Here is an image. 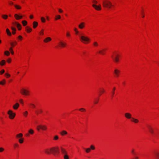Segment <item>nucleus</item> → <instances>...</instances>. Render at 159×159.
<instances>
[{
    "instance_id": "864d4df0",
    "label": "nucleus",
    "mask_w": 159,
    "mask_h": 159,
    "mask_svg": "<svg viewBox=\"0 0 159 159\" xmlns=\"http://www.w3.org/2000/svg\"><path fill=\"white\" fill-rule=\"evenodd\" d=\"M74 30L76 32V34H77L79 32L77 30V29L76 28H75Z\"/></svg>"
},
{
    "instance_id": "412c9836",
    "label": "nucleus",
    "mask_w": 159,
    "mask_h": 159,
    "mask_svg": "<svg viewBox=\"0 0 159 159\" xmlns=\"http://www.w3.org/2000/svg\"><path fill=\"white\" fill-rule=\"evenodd\" d=\"M33 27L34 28H36L38 25V23L37 22L34 21L33 24Z\"/></svg>"
},
{
    "instance_id": "69168bd1",
    "label": "nucleus",
    "mask_w": 159,
    "mask_h": 159,
    "mask_svg": "<svg viewBox=\"0 0 159 159\" xmlns=\"http://www.w3.org/2000/svg\"><path fill=\"white\" fill-rule=\"evenodd\" d=\"M9 4L10 5H12L13 4V2H10Z\"/></svg>"
},
{
    "instance_id": "2f4dec72",
    "label": "nucleus",
    "mask_w": 159,
    "mask_h": 159,
    "mask_svg": "<svg viewBox=\"0 0 159 159\" xmlns=\"http://www.w3.org/2000/svg\"><path fill=\"white\" fill-rule=\"evenodd\" d=\"M5 60H2L1 61V66H3L4 65L5 63Z\"/></svg>"
},
{
    "instance_id": "a18cd8bd",
    "label": "nucleus",
    "mask_w": 159,
    "mask_h": 159,
    "mask_svg": "<svg viewBox=\"0 0 159 159\" xmlns=\"http://www.w3.org/2000/svg\"><path fill=\"white\" fill-rule=\"evenodd\" d=\"M4 149L2 148H0V152H2L4 151Z\"/></svg>"
},
{
    "instance_id": "6e6552de",
    "label": "nucleus",
    "mask_w": 159,
    "mask_h": 159,
    "mask_svg": "<svg viewBox=\"0 0 159 159\" xmlns=\"http://www.w3.org/2000/svg\"><path fill=\"white\" fill-rule=\"evenodd\" d=\"M120 73V70L117 69H116L114 70V73L116 77H118L119 76Z\"/></svg>"
},
{
    "instance_id": "79ce46f5",
    "label": "nucleus",
    "mask_w": 159,
    "mask_h": 159,
    "mask_svg": "<svg viewBox=\"0 0 159 159\" xmlns=\"http://www.w3.org/2000/svg\"><path fill=\"white\" fill-rule=\"evenodd\" d=\"M79 111H85L86 110L84 108H81L79 109Z\"/></svg>"
},
{
    "instance_id": "a878e982",
    "label": "nucleus",
    "mask_w": 159,
    "mask_h": 159,
    "mask_svg": "<svg viewBox=\"0 0 159 159\" xmlns=\"http://www.w3.org/2000/svg\"><path fill=\"white\" fill-rule=\"evenodd\" d=\"M6 31L7 34L9 36H11V32L8 29H6Z\"/></svg>"
},
{
    "instance_id": "f3484780",
    "label": "nucleus",
    "mask_w": 159,
    "mask_h": 159,
    "mask_svg": "<svg viewBox=\"0 0 159 159\" xmlns=\"http://www.w3.org/2000/svg\"><path fill=\"white\" fill-rule=\"evenodd\" d=\"M19 107V104L18 103H16L13 106V108L15 110H17Z\"/></svg>"
},
{
    "instance_id": "393cba45",
    "label": "nucleus",
    "mask_w": 159,
    "mask_h": 159,
    "mask_svg": "<svg viewBox=\"0 0 159 159\" xmlns=\"http://www.w3.org/2000/svg\"><path fill=\"white\" fill-rule=\"evenodd\" d=\"M67 134V132L65 130H63L60 133V134L62 135L63 136L65 134Z\"/></svg>"
},
{
    "instance_id": "4c0bfd02",
    "label": "nucleus",
    "mask_w": 159,
    "mask_h": 159,
    "mask_svg": "<svg viewBox=\"0 0 159 159\" xmlns=\"http://www.w3.org/2000/svg\"><path fill=\"white\" fill-rule=\"evenodd\" d=\"M90 148H87L85 149L86 152L87 153H89L90 151Z\"/></svg>"
},
{
    "instance_id": "473e14b6",
    "label": "nucleus",
    "mask_w": 159,
    "mask_h": 159,
    "mask_svg": "<svg viewBox=\"0 0 159 159\" xmlns=\"http://www.w3.org/2000/svg\"><path fill=\"white\" fill-rule=\"evenodd\" d=\"M2 17L4 19H6L8 17V16L7 15H2Z\"/></svg>"
},
{
    "instance_id": "e433bc0d",
    "label": "nucleus",
    "mask_w": 159,
    "mask_h": 159,
    "mask_svg": "<svg viewBox=\"0 0 159 159\" xmlns=\"http://www.w3.org/2000/svg\"><path fill=\"white\" fill-rule=\"evenodd\" d=\"M19 102L21 104H22V105H24L23 100L22 99H20L19 100Z\"/></svg>"
},
{
    "instance_id": "3c124183",
    "label": "nucleus",
    "mask_w": 159,
    "mask_h": 159,
    "mask_svg": "<svg viewBox=\"0 0 159 159\" xmlns=\"http://www.w3.org/2000/svg\"><path fill=\"white\" fill-rule=\"evenodd\" d=\"M58 11H59V12L60 13H62L63 12V11L61 9H59Z\"/></svg>"
},
{
    "instance_id": "39448f33",
    "label": "nucleus",
    "mask_w": 159,
    "mask_h": 159,
    "mask_svg": "<svg viewBox=\"0 0 159 159\" xmlns=\"http://www.w3.org/2000/svg\"><path fill=\"white\" fill-rule=\"evenodd\" d=\"M80 38L81 41L85 43H86V42H89L90 40V39L89 38L84 36H80Z\"/></svg>"
},
{
    "instance_id": "bf43d9fd",
    "label": "nucleus",
    "mask_w": 159,
    "mask_h": 159,
    "mask_svg": "<svg viewBox=\"0 0 159 159\" xmlns=\"http://www.w3.org/2000/svg\"><path fill=\"white\" fill-rule=\"evenodd\" d=\"M7 61L8 63H10L11 62V59H9L7 60Z\"/></svg>"
},
{
    "instance_id": "f03ea898",
    "label": "nucleus",
    "mask_w": 159,
    "mask_h": 159,
    "mask_svg": "<svg viewBox=\"0 0 159 159\" xmlns=\"http://www.w3.org/2000/svg\"><path fill=\"white\" fill-rule=\"evenodd\" d=\"M102 5L103 7L104 8H107L108 9L111 8L112 7H114L111 2L108 0L103 1Z\"/></svg>"
},
{
    "instance_id": "9b49d317",
    "label": "nucleus",
    "mask_w": 159,
    "mask_h": 159,
    "mask_svg": "<svg viewBox=\"0 0 159 159\" xmlns=\"http://www.w3.org/2000/svg\"><path fill=\"white\" fill-rule=\"evenodd\" d=\"M148 128L150 132L153 135L154 134L153 130L152 127L150 125H148Z\"/></svg>"
},
{
    "instance_id": "6ab92c4d",
    "label": "nucleus",
    "mask_w": 159,
    "mask_h": 159,
    "mask_svg": "<svg viewBox=\"0 0 159 159\" xmlns=\"http://www.w3.org/2000/svg\"><path fill=\"white\" fill-rule=\"evenodd\" d=\"M106 50L105 49H102L100 50L98 52L99 53L102 54V55H104L105 54V52Z\"/></svg>"
},
{
    "instance_id": "2eb2a0df",
    "label": "nucleus",
    "mask_w": 159,
    "mask_h": 159,
    "mask_svg": "<svg viewBox=\"0 0 159 159\" xmlns=\"http://www.w3.org/2000/svg\"><path fill=\"white\" fill-rule=\"evenodd\" d=\"M85 26V23L84 22H82L80 23L79 25V27L81 29H83Z\"/></svg>"
},
{
    "instance_id": "b1692460",
    "label": "nucleus",
    "mask_w": 159,
    "mask_h": 159,
    "mask_svg": "<svg viewBox=\"0 0 159 159\" xmlns=\"http://www.w3.org/2000/svg\"><path fill=\"white\" fill-rule=\"evenodd\" d=\"M43 112V111L42 110H39L38 111L35 110V112L38 115L39 113H41Z\"/></svg>"
},
{
    "instance_id": "680f3d73",
    "label": "nucleus",
    "mask_w": 159,
    "mask_h": 159,
    "mask_svg": "<svg viewBox=\"0 0 159 159\" xmlns=\"http://www.w3.org/2000/svg\"><path fill=\"white\" fill-rule=\"evenodd\" d=\"M103 93V91H100L98 93L100 95H101Z\"/></svg>"
},
{
    "instance_id": "5fc2aeb1",
    "label": "nucleus",
    "mask_w": 159,
    "mask_h": 159,
    "mask_svg": "<svg viewBox=\"0 0 159 159\" xmlns=\"http://www.w3.org/2000/svg\"><path fill=\"white\" fill-rule=\"evenodd\" d=\"M34 131L33 130L30 129V134H32L34 133Z\"/></svg>"
},
{
    "instance_id": "de8ad7c7",
    "label": "nucleus",
    "mask_w": 159,
    "mask_h": 159,
    "mask_svg": "<svg viewBox=\"0 0 159 159\" xmlns=\"http://www.w3.org/2000/svg\"><path fill=\"white\" fill-rule=\"evenodd\" d=\"M30 134V130H28V133L26 134H25L26 136H29V134Z\"/></svg>"
},
{
    "instance_id": "a19ab883",
    "label": "nucleus",
    "mask_w": 159,
    "mask_h": 159,
    "mask_svg": "<svg viewBox=\"0 0 159 159\" xmlns=\"http://www.w3.org/2000/svg\"><path fill=\"white\" fill-rule=\"evenodd\" d=\"M90 149H91L92 150H94L95 149V148L94 146L93 145H91L90 146Z\"/></svg>"
},
{
    "instance_id": "423d86ee",
    "label": "nucleus",
    "mask_w": 159,
    "mask_h": 159,
    "mask_svg": "<svg viewBox=\"0 0 159 159\" xmlns=\"http://www.w3.org/2000/svg\"><path fill=\"white\" fill-rule=\"evenodd\" d=\"M40 129L43 130H45L47 129V128L45 125H40L38 126L37 128V129L38 131Z\"/></svg>"
},
{
    "instance_id": "603ef678",
    "label": "nucleus",
    "mask_w": 159,
    "mask_h": 159,
    "mask_svg": "<svg viewBox=\"0 0 159 159\" xmlns=\"http://www.w3.org/2000/svg\"><path fill=\"white\" fill-rule=\"evenodd\" d=\"M11 29L12 31H16V29L13 27H11Z\"/></svg>"
},
{
    "instance_id": "c85d7f7f",
    "label": "nucleus",
    "mask_w": 159,
    "mask_h": 159,
    "mask_svg": "<svg viewBox=\"0 0 159 159\" xmlns=\"http://www.w3.org/2000/svg\"><path fill=\"white\" fill-rule=\"evenodd\" d=\"M23 115L25 117H26L28 115V111H25L24 112V113H23Z\"/></svg>"
},
{
    "instance_id": "0eeeda50",
    "label": "nucleus",
    "mask_w": 159,
    "mask_h": 159,
    "mask_svg": "<svg viewBox=\"0 0 159 159\" xmlns=\"http://www.w3.org/2000/svg\"><path fill=\"white\" fill-rule=\"evenodd\" d=\"M119 56L118 54H116L115 57L113 56H111V57L114 61L116 63L118 62L119 60Z\"/></svg>"
},
{
    "instance_id": "dca6fc26",
    "label": "nucleus",
    "mask_w": 159,
    "mask_h": 159,
    "mask_svg": "<svg viewBox=\"0 0 159 159\" xmlns=\"http://www.w3.org/2000/svg\"><path fill=\"white\" fill-rule=\"evenodd\" d=\"M15 25H16L17 26L18 29L19 30H20L21 29V25L19 23H18L16 22H15L14 24Z\"/></svg>"
},
{
    "instance_id": "c9c22d12",
    "label": "nucleus",
    "mask_w": 159,
    "mask_h": 159,
    "mask_svg": "<svg viewBox=\"0 0 159 159\" xmlns=\"http://www.w3.org/2000/svg\"><path fill=\"white\" fill-rule=\"evenodd\" d=\"M14 6L17 9H20L21 8L18 5H15Z\"/></svg>"
},
{
    "instance_id": "aec40b11",
    "label": "nucleus",
    "mask_w": 159,
    "mask_h": 159,
    "mask_svg": "<svg viewBox=\"0 0 159 159\" xmlns=\"http://www.w3.org/2000/svg\"><path fill=\"white\" fill-rule=\"evenodd\" d=\"M52 39L50 37L46 38L44 40V42L45 43H47L51 40Z\"/></svg>"
},
{
    "instance_id": "49530a36",
    "label": "nucleus",
    "mask_w": 159,
    "mask_h": 159,
    "mask_svg": "<svg viewBox=\"0 0 159 159\" xmlns=\"http://www.w3.org/2000/svg\"><path fill=\"white\" fill-rule=\"evenodd\" d=\"M4 72H5L4 70L3 69V70H2L1 71H0V73L1 74H2Z\"/></svg>"
},
{
    "instance_id": "c756f323",
    "label": "nucleus",
    "mask_w": 159,
    "mask_h": 159,
    "mask_svg": "<svg viewBox=\"0 0 159 159\" xmlns=\"http://www.w3.org/2000/svg\"><path fill=\"white\" fill-rule=\"evenodd\" d=\"M22 23L24 26H25L27 24V22L26 20H23Z\"/></svg>"
},
{
    "instance_id": "1a4fd4ad",
    "label": "nucleus",
    "mask_w": 159,
    "mask_h": 159,
    "mask_svg": "<svg viewBox=\"0 0 159 159\" xmlns=\"http://www.w3.org/2000/svg\"><path fill=\"white\" fill-rule=\"evenodd\" d=\"M20 93L25 95H28L29 94L28 90H21Z\"/></svg>"
},
{
    "instance_id": "4468645a",
    "label": "nucleus",
    "mask_w": 159,
    "mask_h": 159,
    "mask_svg": "<svg viewBox=\"0 0 159 159\" xmlns=\"http://www.w3.org/2000/svg\"><path fill=\"white\" fill-rule=\"evenodd\" d=\"M59 46L62 48L65 47L66 45V43H64L62 41H60L59 42Z\"/></svg>"
},
{
    "instance_id": "09e8293b",
    "label": "nucleus",
    "mask_w": 159,
    "mask_h": 159,
    "mask_svg": "<svg viewBox=\"0 0 159 159\" xmlns=\"http://www.w3.org/2000/svg\"><path fill=\"white\" fill-rule=\"evenodd\" d=\"M98 101V99H96L95 100L94 102V103L96 104H97Z\"/></svg>"
},
{
    "instance_id": "0e129e2a",
    "label": "nucleus",
    "mask_w": 159,
    "mask_h": 159,
    "mask_svg": "<svg viewBox=\"0 0 159 159\" xmlns=\"http://www.w3.org/2000/svg\"><path fill=\"white\" fill-rule=\"evenodd\" d=\"M131 152H132L133 154H135V153H134V149H132V151H131Z\"/></svg>"
},
{
    "instance_id": "58836bf2",
    "label": "nucleus",
    "mask_w": 159,
    "mask_h": 159,
    "mask_svg": "<svg viewBox=\"0 0 159 159\" xmlns=\"http://www.w3.org/2000/svg\"><path fill=\"white\" fill-rule=\"evenodd\" d=\"M5 80H3L2 81L0 82V84H3L5 83Z\"/></svg>"
},
{
    "instance_id": "c03bdc74",
    "label": "nucleus",
    "mask_w": 159,
    "mask_h": 159,
    "mask_svg": "<svg viewBox=\"0 0 159 159\" xmlns=\"http://www.w3.org/2000/svg\"><path fill=\"white\" fill-rule=\"evenodd\" d=\"M41 20L43 22H45V19L43 17H42L41 18Z\"/></svg>"
},
{
    "instance_id": "7ed1b4c3",
    "label": "nucleus",
    "mask_w": 159,
    "mask_h": 159,
    "mask_svg": "<svg viewBox=\"0 0 159 159\" xmlns=\"http://www.w3.org/2000/svg\"><path fill=\"white\" fill-rule=\"evenodd\" d=\"M23 135L22 133H19L16 135V138L19 139L18 141L19 143H22L24 142V138H22Z\"/></svg>"
},
{
    "instance_id": "4d7b16f0",
    "label": "nucleus",
    "mask_w": 159,
    "mask_h": 159,
    "mask_svg": "<svg viewBox=\"0 0 159 159\" xmlns=\"http://www.w3.org/2000/svg\"><path fill=\"white\" fill-rule=\"evenodd\" d=\"M5 75L7 76V77H9L10 76V75L9 74L7 73H6Z\"/></svg>"
},
{
    "instance_id": "f257e3e1",
    "label": "nucleus",
    "mask_w": 159,
    "mask_h": 159,
    "mask_svg": "<svg viewBox=\"0 0 159 159\" xmlns=\"http://www.w3.org/2000/svg\"><path fill=\"white\" fill-rule=\"evenodd\" d=\"M45 153L47 154H52L56 157L59 153V148L58 147H53L49 148H46L44 150Z\"/></svg>"
},
{
    "instance_id": "9d476101",
    "label": "nucleus",
    "mask_w": 159,
    "mask_h": 159,
    "mask_svg": "<svg viewBox=\"0 0 159 159\" xmlns=\"http://www.w3.org/2000/svg\"><path fill=\"white\" fill-rule=\"evenodd\" d=\"M92 6L97 10H100L101 9L100 5L97 6L95 4H93Z\"/></svg>"
},
{
    "instance_id": "72a5a7b5",
    "label": "nucleus",
    "mask_w": 159,
    "mask_h": 159,
    "mask_svg": "<svg viewBox=\"0 0 159 159\" xmlns=\"http://www.w3.org/2000/svg\"><path fill=\"white\" fill-rule=\"evenodd\" d=\"M93 45L95 47H97L98 46V43L96 42H94L93 43Z\"/></svg>"
},
{
    "instance_id": "5701e85b",
    "label": "nucleus",
    "mask_w": 159,
    "mask_h": 159,
    "mask_svg": "<svg viewBox=\"0 0 159 159\" xmlns=\"http://www.w3.org/2000/svg\"><path fill=\"white\" fill-rule=\"evenodd\" d=\"M131 121L133 122H134L135 123H137L139 122V120L136 119H134V118L132 117L131 118Z\"/></svg>"
},
{
    "instance_id": "13d9d810",
    "label": "nucleus",
    "mask_w": 159,
    "mask_h": 159,
    "mask_svg": "<svg viewBox=\"0 0 159 159\" xmlns=\"http://www.w3.org/2000/svg\"><path fill=\"white\" fill-rule=\"evenodd\" d=\"M93 2L95 4H97V2L95 0H93Z\"/></svg>"
},
{
    "instance_id": "f704fd0d",
    "label": "nucleus",
    "mask_w": 159,
    "mask_h": 159,
    "mask_svg": "<svg viewBox=\"0 0 159 159\" xmlns=\"http://www.w3.org/2000/svg\"><path fill=\"white\" fill-rule=\"evenodd\" d=\"M159 157V153H157L156 155V156L154 159H158V158Z\"/></svg>"
},
{
    "instance_id": "7c9ffc66",
    "label": "nucleus",
    "mask_w": 159,
    "mask_h": 159,
    "mask_svg": "<svg viewBox=\"0 0 159 159\" xmlns=\"http://www.w3.org/2000/svg\"><path fill=\"white\" fill-rule=\"evenodd\" d=\"M4 54L7 56H8L10 55V52L8 51H7L5 52Z\"/></svg>"
},
{
    "instance_id": "ea45409f",
    "label": "nucleus",
    "mask_w": 159,
    "mask_h": 159,
    "mask_svg": "<svg viewBox=\"0 0 159 159\" xmlns=\"http://www.w3.org/2000/svg\"><path fill=\"white\" fill-rule=\"evenodd\" d=\"M58 139V137L57 135H55L54 137V140H57Z\"/></svg>"
},
{
    "instance_id": "8fccbe9b",
    "label": "nucleus",
    "mask_w": 159,
    "mask_h": 159,
    "mask_svg": "<svg viewBox=\"0 0 159 159\" xmlns=\"http://www.w3.org/2000/svg\"><path fill=\"white\" fill-rule=\"evenodd\" d=\"M18 38L20 40H21L22 39V37L20 36V35H19V36H18Z\"/></svg>"
},
{
    "instance_id": "a211bd4d",
    "label": "nucleus",
    "mask_w": 159,
    "mask_h": 159,
    "mask_svg": "<svg viewBox=\"0 0 159 159\" xmlns=\"http://www.w3.org/2000/svg\"><path fill=\"white\" fill-rule=\"evenodd\" d=\"M14 16L16 20H19L22 18V16H19L17 14H15L14 15Z\"/></svg>"
},
{
    "instance_id": "338daca9",
    "label": "nucleus",
    "mask_w": 159,
    "mask_h": 159,
    "mask_svg": "<svg viewBox=\"0 0 159 159\" xmlns=\"http://www.w3.org/2000/svg\"><path fill=\"white\" fill-rule=\"evenodd\" d=\"M10 44L12 46V47H14V44L13 43H10Z\"/></svg>"
},
{
    "instance_id": "f8f14e48",
    "label": "nucleus",
    "mask_w": 159,
    "mask_h": 159,
    "mask_svg": "<svg viewBox=\"0 0 159 159\" xmlns=\"http://www.w3.org/2000/svg\"><path fill=\"white\" fill-rule=\"evenodd\" d=\"M61 152L63 156L67 153V152L66 150L62 147L61 148Z\"/></svg>"
},
{
    "instance_id": "20e7f679",
    "label": "nucleus",
    "mask_w": 159,
    "mask_h": 159,
    "mask_svg": "<svg viewBox=\"0 0 159 159\" xmlns=\"http://www.w3.org/2000/svg\"><path fill=\"white\" fill-rule=\"evenodd\" d=\"M7 114L9 115V118L11 120L13 119L15 117L16 114L13 112L12 111L9 110Z\"/></svg>"
},
{
    "instance_id": "6e6d98bb",
    "label": "nucleus",
    "mask_w": 159,
    "mask_h": 159,
    "mask_svg": "<svg viewBox=\"0 0 159 159\" xmlns=\"http://www.w3.org/2000/svg\"><path fill=\"white\" fill-rule=\"evenodd\" d=\"M66 35L67 36H70V34L69 32H67L66 33Z\"/></svg>"
},
{
    "instance_id": "ddd939ff",
    "label": "nucleus",
    "mask_w": 159,
    "mask_h": 159,
    "mask_svg": "<svg viewBox=\"0 0 159 159\" xmlns=\"http://www.w3.org/2000/svg\"><path fill=\"white\" fill-rule=\"evenodd\" d=\"M125 117L127 119H131L132 117H131V115L129 113H126L125 114Z\"/></svg>"
},
{
    "instance_id": "4be33fe9",
    "label": "nucleus",
    "mask_w": 159,
    "mask_h": 159,
    "mask_svg": "<svg viewBox=\"0 0 159 159\" xmlns=\"http://www.w3.org/2000/svg\"><path fill=\"white\" fill-rule=\"evenodd\" d=\"M19 146V144L18 143H15L13 144V147L15 149H16V148H18Z\"/></svg>"
},
{
    "instance_id": "37998d69",
    "label": "nucleus",
    "mask_w": 159,
    "mask_h": 159,
    "mask_svg": "<svg viewBox=\"0 0 159 159\" xmlns=\"http://www.w3.org/2000/svg\"><path fill=\"white\" fill-rule=\"evenodd\" d=\"M30 107L34 108L35 107V106L33 104H30Z\"/></svg>"
},
{
    "instance_id": "bb28decb",
    "label": "nucleus",
    "mask_w": 159,
    "mask_h": 159,
    "mask_svg": "<svg viewBox=\"0 0 159 159\" xmlns=\"http://www.w3.org/2000/svg\"><path fill=\"white\" fill-rule=\"evenodd\" d=\"M64 159H69V157L67 155V153L63 156Z\"/></svg>"
},
{
    "instance_id": "cd10ccee",
    "label": "nucleus",
    "mask_w": 159,
    "mask_h": 159,
    "mask_svg": "<svg viewBox=\"0 0 159 159\" xmlns=\"http://www.w3.org/2000/svg\"><path fill=\"white\" fill-rule=\"evenodd\" d=\"M61 16L60 15H57L56 16V17L55 18V20H57L61 18Z\"/></svg>"
},
{
    "instance_id": "e2e57ef3",
    "label": "nucleus",
    "mask_w": 159,
    "mask_h": 159,
    "mask_svg": "<svg viewBox=\"0 0 159 159\" xmlns=\"http://www.w3.org/2000/svg\"><path fill=\"white\" fill-rule=\"evenodd\" d=\"M43 30H42L41 32L40 33V34H43Z\"/></svg>"
},
{
    "instance_id": "774afa93",
    "label": "nucleus",
    "mask_w": 159,
    "mask_h": 159,
    "mask_svg": "<svg viewBox=\"0 0 159 159\" xmlns=\"http://www.w3.org/2000/svg\"><path fill=\"white\" fill-rule=\"evenodd\" d=\"M9 50L10 51V52L13 51L12 48H9Z\"/></svg>"
},
{
    "instance_id": "052dcab7",
    "label": "nucleus",
    "mask_w": 159,
    "mask_h": 159,
    "mask_svg": "<svg viewBox=\"0 0 159 159\" xmlns=\"http://www.w3.org/2000/svg\"><path fill=\"white\" fill-rule=\"evenodd\" d=\"M26 30L29 33L30 32V30H29V29L27 27L26 28Z\"/></svg>"
}]
</instances>
